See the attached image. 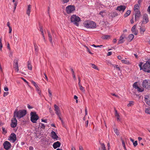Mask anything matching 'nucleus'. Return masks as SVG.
Masks as SVG:
<instances>
[{
    "label": "nucleus",
    "mask_w": 150,
    "mask_h": 150,
    "mask_svg": "<svg viewBox=\"0 0 150 150\" xmlns=\"http://www.w3.org/2000/svg\"><path fill=\"white\" fill-rule=\"evenodd\" d=\"M142 64V62H140L139 64L140 70H142L145 72L150 73V60L146 61L143 65Z\"/></svg>",
    "instance_id": "f257e3e1"
},
{
    "label": "nucleus",
    "mask_w": 150,
    "mask_h": 150,
    "mask_svg": "<svg viewBox=\"0 0 150 150\" xmlns=\"http://www.w3.org/2000/svg\"><path fill=\"white\" fill-rule=\"evenodd\" d=\"M27 113V111L25 110H21L18 111L17 109L15 110L14 112V117L20 119L24 117Z\"/></svg>",
    "instance_id": "f03ea898"
},
{
    "label": "nucleus",
    "mask_w": 150,
    "mask_h": 150,
    "mask_svg": "<svg viewBox=\"0 0 150 150\" xmlns=\"http://www.w3.org/2000/svg\"><path fill=\"white\" fill-rule=\"evenodd\" d=\"M83 25L84 26L87 28L94 29L95 28L96 26L95 22L90 21H85L83 23Z\"/></svg>",
    "instance_id": "7ed1b4c3"
},
{
    "label": "nucleus",
    "mask_w": 150,
    "mask_h": 150,
    "mask_svg": "<svg viewBox=\"0 0 150 150\" xmlns=\"http://www.w3.org/2000/svg\"><path fill=\"white\" fill-rule=\"evenodd\" d=\"M70 20L71 23L77 26H79V22L80 21V18L78 16L73 15L71 16Z\"/></svg>",
    "instance_id": "20e7f679"
},
{
    "label": "nucleus",
    "mask_w": 150,
    "mask_h": 150,
    "mask_svg": "<svg viewBox=\"0 0 150 150\" xmlns=\"http://www.w3.org/2000/svg\"><path fill=\"white\" fill-rule=\"evenodd\" d=\"M142 85L144 88L148 90L150 89V80L149 79H145L143 81Z\"/></svg>",
    "instance_id": "39448f33"
},
{
    "label": "nucleus",
    "mask_w": 150,
    "mask_h": 150,
    "mask_svg": "<svg viewBox=\"0 0 150 150\" xmlns=\"http://www.w3.org/2000/svg\"><path fill=\"white\" fill-rule=\"evenodd\" d=\"M31 117L30 120L33 123L36 122L37 121L39 117L35 112H31L30 114Z\"/></svg>",
    "instance_id": "423d86ee"
},
{
    "label": "nucleus",
    "mask_w": 150,
    "mask_h": 150,
    "mask_svg": "<svg viewBox=\"0 0 150 150\" xmlns=\"http://www.w3.org/2000/svg\"><path fill=\"white\" fill-rule=\"evenodd\" d=\"M66 11L67 13L69 14L75 10V8L73 5H69L66 7Z\"/></svg>",
    "instance_id": "0eeeda50"
},
{
    "label": "nucleus",
    "mask_w": 150,
    "mask_h": 150,
    "mask_svg": "<svg viewBox=\"0 0 150 150\" xmlns=\"http://www.w3.org/2000/svg\"><path fill=\"white\" fill-rule=\"evenodd\" d=\"M8 139L12 143L14 142L16 140V135L14 133H12L9 137Z\"/></svg>",
    "instance_id": "6e6552de"
},
{
    "label": "nucleus",
    "mask_w": 150,
    "mask_h": 150,
    "mask_svg": "<svg viewBox=\"0 0 150 150\" xmlns=\"http://www.w3.org/2000/svg\"><path fill=\"white\" fill-rule=\"evenodd\" d=\"M134 13V19L136 21H137L141 16V12L139 11H136Z\"/></svg>",
    "instance_id": "1a4fd4ad"
},
{
    "label": "nucleus",
    "mask_w": 150,
    "mask_h": 150,
    "mask_svg": "<svg viewBox=\"0 0 150 150\" xmlns=\"http://www.w3.org/2000/svg\"><path fill=\"white\" fill-rule=\"evenodd\" d=\"M3 146L6 150H8L10 148L11 145L9 142L6 141L3 143Z\"/></svg>",
    "instance_id": "9d476101"
},
{
    "label": "nucleus",
    "mask_w": 150,
    "mask_h": 150,
    "mask_svg": "<svg viewBox=\"0 0 150 150\" xmlns=\"http://www.w3.org/2000/svg\"><path fill=\"white\" fill-rule=\"evenodd\" d=\"M126 8V6H125L122 5L118 6L117 7L116 10L120 12L123 13L124 11Z\"/></svg>",
    "instance_id": "9b49d317"
},
{
    "label": "nucleus",
    "mask_w": 150,
    "mask_h": 150,
    "mask_svg": "<svg viewBox=\"0 0 150 150\" xmlns=\"http://www.w3.org/2000/svg\"><path fill=\"white\" fill-rule=\"evenodd\" d=\"M149 21L148 16L147 14H144L143 16V21L142 23H143L146 24Z\"/></svg>",
    "instance_id": "f8f14e48"
},
{
    "label": "nucleus",
    "mask_w": 150,
    "mask_h": 150,
    "mask_svg": "<svg viewBox=\"0 0 150 150\" xmlns=\"http://www.w3.org/2000/svg\"><path fill=\"white\" fill-rule=\"evenodd\" d=\"M54 110L55 111V113L58 116H59L60 115H61V113L59 107L56 105H54Z\"/></svg>",
    "instance_id": "ddd939ff"
},
{
    "label": "nucleus",
    "mask_w": 150,
    "mask_h": 150,
    "mask_svg": "<svg viewBox=\"0 0 150 150\" xmlns=\"http://www.w3.org/2000/svg\"><path fill=\"white\" fill-rule=\"evenodd\" d=\"M17 124V120L16 119L15 117L13 118L11 120V127L13 128L15 127L16 126Z\"/></svg>",
    "instance_id": "4468645a"
},
{
    "label": "nucleus",
    "mask_w": 150,
    "mask_h": 150,
    "mask_svg": "<svg viewBox=\"0 0 150 150\" xmlns=\"http://www.w3.org/2000/svg\"><path fill=\"white\" fill-rule=\"evenodd\" d=\"M51 137L53 139L56 140L59 139V137L55 132L52 131L51 132Z\"/></svg>",
    "instance_id": "2eb2a0df"
},
{
    "label": "nucleus",
    "mask_w": 150,
    "mask_h": 150,
    "mask_svg": "<svg viewBox=\"0 0 150 150\" xmlns=\"http://www.w3.org/2000/svg\"><path fill=\"white\" fill-rule=\"evenodd\" d=\"M13 67L17 72L19 71L18 61L16 60L14 61Z\"/></svg>",
    "instance_id": "dca6fc26"
},
{
    "label": "nucleus",
    "mask_w": 150,
    "mask_h": 150,
    "mask_svg": "<svg viewBox=\"0 0 150 150\" xmlns=\"http://www.w3.org/2000/svg\"><path fill=\"white\" fill-rule=\"evenodd\" d=\"M61 144V143L59 141L54 142L53 144V147L54 149H56L57 148L59 147Z\"/></svg>",
    "instance_id": "f3484780"
},
{
    "label": "nucleus",
    "mask_w": 150,
    "mask_h": 150,
    "mask_svg": "<svg viewBox=\"0 0 150 150\" xmlns=\"http://www.w3.org/2000/svg\"><path fill=\"white\" fill-rule=\"evenodd\" d=\"M125 35H122L120 37V39L118 42V44H120L123 43L124 42V39L125 38Z\"/></svg>",
    "instance_id": "a211bd4d"
},
{
    "label": "nucleus",
    "mask_w": 150,
    "mask_h": 150,
    "mask_svg": "<svg viewBox=\"0 0 150 150\" xmlns=\"http://www.w3.org/2000/svg\"><path fill=\"white\" fill-rule=\"evenodd\" d=\"M31 9V5H28L27 7V8L26 10V14L28 16H30V10Z\"/></svg>",
    "instance_id": "6ab92c4d"
},
{
    "label": "nucleus",
    "mask_w": 150,
    "mask_h": 150,
    "mask_svg": "<svg viewBox=\"0 0 150 150\" xmlns=\"http://www.w3.org/2000/svg\"><path fill=\"white\" fill-rule=\"evenodd\" d=\"M115 116L117 117V121H120V116L119 114L118 113L117 111L115 110Z\"/></svg>",
    "instance_id": "aec40b11"
},
{
    "label": "nucleus",
    "mask_w": 150,
    "mask_h": 150,
    "mask_svg": "<svg viewBox=\"0 0 150 150\" xmlns=\"http://www.w3.org/2000/svg\"><path fill=\"white\" fill-rule=\"evenodd\" d=\"M47 33L49 39L50 41V42L53 44V42L52 41V36L50 34V32L49 31H47Z\"/></svg>",
    "instance_id": "412c9836"
},
{
    "label": "nucleus",
    "mask_w": 150,
    "mask_h": 150,
    "mask_svg": "<svg viewBox=\"0 0 150 150\" xmlns=\"http://www.w3.org/2000/svg\"><path fill=\"white\" fill-rule=\"evenodd\" d=\"M134 36L133 34H130L129 35L127 38V40L129 42H131L133 39Z\"/></svg>",
    "instance_id": "4be33fe9"
},
{
    "label": "nucleus",
    "mask_w": 150,
    "mask_h": 150,
    "mask_svg": "<svg viewBox=\"0 0 150 150\" xmlns=\"http://www.w3.org/2000/svg\"><path fill=\"white\" fill-rule=\"evenodd\" d=\"M101 146L99 149V150H106L105 145L103 143H101Z\"/></svg>",
    "instance_id": "5701e85b"
},
{
    "label": "nucleus",
    "mask_w": 150,
    "mask_h": 150,
    "mask_svg": "<svg viewBox=\"0 0 150 150\" xmlns=\"http://www.w3.org/2000/svg\"><path fill=\"white\" fill-rule=\"evenodd\" d=\"M121 62L122 63L127 65H129L131 64V63L128 60L125 59L122 60Z\"/></svg>",
    "instance_id": "b1692460"
},
{
    "label": "nucleus",
    "mask_w": 150,
    "mask_h": 150,
    "mask_svg": "<svg viewBox=\"0 0 150 150\" xmlns=\"http://www.w3.org/2000/svg\"><path fill=\"white\" fill-rule=\"evenodd\" d=\"M106 14V11L104 10L100 11L99 14H100L102 17H103L105 16Z\"/></svg>",
    "instance_id": "393cba45"
},
{
    "label": "nucleus",
    "mask_w": 150,
    "mask_h": 150,
    "mask_svg": "<svg viewBox=\"0 0 150 150\" xmlns=\"http://www.w3.org/2000/svg\"><path fill=\"white\" fill-rule=\"evenodd\" d=\"M137 91L139 92H142L144 91V88L142 87H138L137 88Z\"/></svg>",
    "instance_id": "a878e982"
},
{
    "label": "nucleus",
    "mask_w": 150,
    "mask_h": 150,
    "mask_svg": "<svg viewBox=\"0 0 150 150\" xmlns=\"http://www.w3.org/2000/svg\"><path fill=\"white\" fill-rule=\"evenodd\" d=\"M139 5L137 4H136L134 5V11H139Z\"/></svg>",
    "instance_id": "bb28decb"
},
{
    "label": "nucleus",
    "mask_w": 150,
    "mask_h": 150,
    "mask_svg": "<svg viewBox=\"0 0 150 150\" xmlns=\"http://www.w3.org/2000/svg\"><path fill=\"white\" fill-rule=\"evenodd\" d=\"M131 11L130 10H127L126 13L124 14V16L125 17H126L128 16L131 13Z\"/></svg>",
    "instance_id": "cd10ccee"
},
{
    "label": "nucleus",
    "mask_w": 150,
    "mask_h": 150,
    "mask_svg": "<svg viewBox=\"0 0 150 150\" xmlns=\"http://www.w3.org/2000/svg\"><path fill=\"white\" fill-rule=\"evenodd\" d=\"M113 129L116 134L117 135H118L119 134L120 132L118 129L117 128L115 127Z\"/></svg>",
    "instance_id": "c85d7f7f"
},
{
    "label": "nucleus",
    "mask_w": 150,
    "mask_h": 150,
    "mask_svg": "<svg viewBox=\"0 0 150 150\" xmlns=\"http://www.w3.org/2000/svg\"><path fill=\"white\" fill-rule=\"evenodd\" d=\"M145 112L147 114H150V107L146 108L145 109Z\"/></svg>",
    "instance_id": "c756f323"
},
{
    "label": "nucleus",
    "mask_w": 150,
    "mask_h": 150,
    "mask_svg": "<svg viewBox=\"0 0 150 150\" xmlns=\"http://www.w3.org/2000/svg\"><path fill=\"white\" fill-rule=\"evenodd\" d=\"M45 125L44 124L40 123L39 124V127L42 129H45Z\"/></svg>",
    "instance_id": "7c9ffc66"
},
{
    "label": "nucleus",
    "mask_w": 150,
    "mask_h": 150,
    "mask_svg": "<svg viewBox=\"0 0 150 150\" xmlns=\"http://www.w3.org/2000/svg\"><path fill=\"white\" fill-rule=\"evenodd\" d=\"M134 104V102L133 101H131L129 102V103L127 104V106L128 107L131 106Z\"/></svg>",
    "instance_id": "2f4dec72"
},
{
    "label": "nucleus",
    "mask_w": 150,
    "mask_h": 150,
    "mask_svg": "<svg viewBox=\"0 0 150 150\" xmlns=\"http://www.w3.org/2000/svg\"><path fill=\"white\" fill-rule=\"evenodd\" d=\"M145 101L147 105L150 106V99H149L145 98Z\"/></svg>",
    "instance_id": "473e14b6"
},
{
    "label": "nucleus",
    "mask_w": 150,
    "mask_h": 150,
    "mask_svg": "<svg viewBox=\"0 0 150 150\" xmlns=\"http://www.w3.org/2000/svg\"><path fill=\"white\" fill-rule=\"evenodd\" d=\"M28 68L29 70H31L32 69V66L29 61L28 63Z\"/></svg>",
    "instance_id": "72a5a7b5"
},
{
    "label": "nucleus",
    "mask_w": 150,
    "mask_h": 150,
    "mask_svg": "<svg viewBox=\"0 0 150 150\" xmlns=\"http://www.w3.org/2000/svg\"><path fill=\"white\" fill-rule=\"evenodd\" d=\"M110 37V36L109 35H104L103 36L102 38L103 39H107Z\"/></svg>",
    "instance_id": "f704fd0d"
},
{
    "label": "nucleus",
    "mask_w": 150,
    "mask_h": 150,
    "mask_svg": "<svg viewBox=\"0 0 150 150\" xmlns=\"http://www.w3.org/2000/svg\"><path fill=\"white\" fill-rule=\"evenodd\" d=\"M84 47H85L86 48V49H87V51L90 54H93L91 53V51L90 50V49L89 48V47H88L87 46H86V45H84Z\"/></svg>",
    "instance_id": "c9c22d12"
},
{
    "label": "nucleus",
    "mask_w": 150,
    "mask_h": 150,
    "mask_svg": "<svg viewBox=\"0 0 150 150\" xmlns=\"http://www.w3.org/2000/svg\"><path fill=\"white\" fill-rule=\"evenodd\" d=\"M40 30L41 32V34L42 35L43 37L44 40H45V37L44 35V33L43 31V29L42 27H40Z\"/></svg>",
    "instance_id": "e433bc0d"
},
{
    "label": "nucleus",
    "mask_w": 150,
    "mask_h": 150,
    "mask_svg": "<svg viewBox=\"0 0 150 150\" xmlns=\"http://www.w3.org/2000/svg\"><path fill=\"white\" fill-rule=\"evenodd\" d=\"M36 91H37L38 93L40 95L41 93V91L40 88L38 86L37 87L35 88Z\"/></svg>",
    "instance_id": "4c0bfd02"
},
{
    "label": "nucleus",
    "mask_w": 150,
    "mask_h": 150,
    "mask_svg": "<svg viewBox=\"0 0 150 150\" xmlns=\"http://www.w3.org/2000/svg\"><path fill=\"white\" fill-rule=\"evenodd\" d=\"M71 71L72 72V75H73V78L74 79V80H76V79L75 75L74 74V71L73 70V69H71Z\"/></svg>",
    "instance_id": "58836bf2"
},
{
    "label": "nucleus",
    "mask_w": 150,
    "mask_h": 150,
    "mask_svg": "<svg viewBox=\"0 0 150 150\" xmlns=\"http://www.w3.org/2000/svg\"><path fill=\"white\" fill-rule=\"evenodd\" d=\"M31 83L33 84V85L35 86V88L37 87L38 86L37 85L36 83L33 81L32 80L31 81Z\"/></svg>",
    "instance_id": "ea45409f"
},
{
    "label": "nucleus",
    "mask_w": 150,
    "mask_h": 150,
    "mask_svg": "<svg viewBox=\"0 0 150 150\" xmlns=\"http://www.w3.org/2000/svg\"><path fill=\"white\" fill-rule=\"evenodd\" d=\"M133 87L135 89H137V87H138L137 85V82H135L133 84Z\"/></svg>",
    "instance_id": "a19ab883"
},
{
    "label": "nucleus",
    "mask_w": 150,
    "mask_h": 150,
    "mask_svg": "<svg viewBox=\"0 0 150 150\" xmlns=\"http://www.w3.org/2000/svg\"><path fill=\"white\" fill-rule=\"evenodd\" d=\"M145 28H140V31L141 33H143L145 31Z\"/></svg>",
    "instance_id": "79ce46f5"
},
{
    "label": "nucleus",
    "mask_w": 150,
    "mask_h": 150,
    "mask_svg": "<svg viewBox=\"0 0 150 150\" xmlns=\"http://www.w3.org/2000/svg\"><path fill=\"white\" fill-rule=\"evenodd\" d=\"M80 89L83 92H84L85 91L84 88L82 86H79Z\"/></svg>",
    "instance_id": "37998d69"
},
{
    "label": "nucleus",
    "mask_w": 150,
    "mask_h": 150,
    "mask_svg": "<svg viewBox=\"0 0 150 150\" xmlns=\"http://www.w3.org/2000/svg\"><path fill=\"white\" fill-rule=\"evenodd\" d=\"M136 28V26L135 25H134L132 28L131 30L132 32H134V31H136L135 29Z\"/></svg>",
    "instance_id": "c03bdc74"
},
{
    "label": "nucleus",
    "mask_w": 150,
    "mask_h": 150,
    "mask_svg": "<svg viewBox=\"0 0 150 150\" xmlns=\"http://www.w3.org/2000/svg\"><path fill=\"white\" fill-rule=\"evenodd\" d=\"M48 92L49 93V96L51 98H52V94L51 91L50 90V89H48Z\"/></svg>",
    "instance_id": "a18cd8bd"
},
{
    "label": "nucleus",
    "mask_w": 150,
    "mask_h": 150,
    "mask_svg": "<svg viewBox=\"0 0 150 150\" xmlns=\"http://www.w3.org/2000/svg\"><path fill=\"white\" fill-rule=\"evenodd\" d=\"M19 40V38L17 36V37H15L14 38V40L15 42H17V43L18 42Z\"/></svg>",
    "instance_id": "49530a36"
},
{
    "label": "nucleus",
    "mask_w": 150,
    "mask_h": 150,
    "mask_svg": "<svg viewBox=\"0 0 150 150\" xmlns=\"http://www.w3.org/2000/svg\"><path fill=\"white\" fill-rule=\"evenodd\" d=\"M113 66L114 67H115V68H116L117 70H119L120 71V67H118V65H114V66Z\"/></svg>",
    "instance_id": "de8ad7c7"
},
{
    "label": "nucleus",
    "mask_w": 150,
    "mask_h": 150,
    "mask_svg": "<svg viewBox=\"0 0 150 150\" xmlns=\"http://www.w3.org/2000/svg\"><path fill=\"white\" fill-rule=\"evenodd\" d=\"M103 46V45H96L94 44H93V45H92V46L93 47H99L100 48H101V47Z\"/></svg>",
    "instance_id": "09e8293b"
},
{
    "label": "nucleus",
    "mask_w": 150,
    "mask_h": 150,
    "mask_svg": "<svg viewBox=\"0 0 150 150\" xmlns=\"http://www.w3.org/2000/svg\"><path fill=\"white\" fill-rule=\"evenodd\" d=\"M122 145L123 146L125 149V150H126V148L125 147V142H124V141H122Z\"/></svg>",
    "instance_id": "8fccbe9b"
},
{
    "label": "nucleus",
    "mask_w": 150,
    "mask_h": 150,
    "mask_svg": "<svg viewBox=\"0 0 150 150\" xmlns=\"http://www.w3.org/2000/svg\"><path fill=\"white\" fill-rule=\"evenodd\" d=\"M92 67L93 68L95 69H98V68H97V67L94 64H92Z\"/></svg>",
    "instance_id": "3c124183"
},
{
    "label": "nucleus",
    "mask_w": 150,
    "mask_h": 150,
    "mask_svg": "<svg viewBox=\"0 0 150 150\" xmlns=\"http://www.w3.org/2000/svg\"><path fill=\"white\" fill-rule=\"evenodd\" d=\"M61 0L62 1V2L63 4L67 3L69 1V0Z\"/></svg>",
    "instance_id": "603ef678"
},
{
    "label": "nucleus",
    "mask_w": 150,
    "mask_h": 150,
    "mask_svg": "<svg viewBox=\"0 0 150 150\" xmlns=\"http://www.w3.org/2000/svg\"><path fill=\"white\" fill-rule=\"evenodd\" d=\"M133 144L134 146H136L137 145V141H135L133 143Z\"/></svg>",
    "instance_id": "864d4df0"
},
{
    "label": "nucleus",
    "mask_w": 150,
    "mask_h": 150,
    "mask_svg": "<svg viewBox=\"0 0 150 150\" xmlns=\"http://www.w3.org/2000/svg\"><path fill=\"white\" fill-rule=\"evenodd\" d=\"M3 133H4V134H5L7 133V131L5 129V128L3 127L2 128Z\"/></svg>",
    "instance_id": "5fc2aeb1"
},
{
    "label": "nucleus",
    "mask_w": 150,
    "mask_h": 150,
    "mask_svg": "<svg viewBox=\"0 0 150 150\" xmlns=\"http://www.w3.org/2000/svg\"><path fill=\"white\" fill-rule=\"evenodd\" d=\"M8 28H9V29H8L9 33H11V32H12V28L11 27H9Z\"/></svg>",
    "instance_id": "6e6d98bb"
},
{
    "label": "nucleus",
    "mask_w": 150,
    "mask_h": 150,
    "mask_svg": "<svg viewBox=\"0 0 150 150\" xmlns=\"http://www.w3.org/2000/svg\"><path fill=\"white\" fill-rule=\"evenodd\" d=\"M41 120L42 122H43L46 123H47V120L46 119L44 120V119H42Z\"/></svg>",
    "instance_id": "4d7b16f0"
},
{
    "label": "nucleus",
    "mask_w": 150,
    "mask_h": 150,
    "mask_svg": "<svg viewBox=\"0 0 150 150\" xmlns=\"http://www.w3.org/2000/svg\"><path fill=\"white\" fill-rule=\"evenodd\" d=\"M4 89L5 91H8V89L7 87H4Z\"/></svg>",
    "instance_id": "13d9d810"
},
{
    "label": "nucleus",
    "mask_w": 150,
    "mask_h": 150,
    "mask_svg": "<svg viewBox=\"0 0 150 150\" xmlns=\"http://www.w3.org/2000/svg\"><path fill=\"white\" fill-rule=\"evenodd\" d=\"M8 94V92H4V97L6 96H7Z\"/></svg>",
    "instance_id": "bf43d9fd"
},
{
    "label": "nucleus",
    "mask_w": 150,
    "mask_h": 150,
    "mask_svg": "<svg viewBox=\"0 0 150 150\" xmlns=\"http://www.w3.org/2000/svg\"><path fill=\"white\" fill-rule=\"evenodd\" d=\"M107 63L108 64V65H112V66H114V65L112 64L111 63V62L110 61H108L107 62Z\"/></svg>",
    "instance_id": "052dcab7"
},
{
    "label": "nucleus",
    "mask_w": 150,
    "mask_h": 150,
    "mask_svg": "<svg viewBox=\"0 0 150 150\" xmlns=\"http://www.w3.org/2000/svg\"><path fill=\"white\" fill-rule=\"evenodd\" d=\"M12 52L11 51H10L9 53V55L10 57H12Z\"/></svg>",
    "instance_id": "680f3d73"
},
{
    "label": "nucleus",
    "mask_w": 150,
    "mask_h": 150,
    "mask_svg": "<svg viewBox=\"0 0 150 150\" xmlns=\"http://www.w3.org/2000/svg\"><path fill=\"white\" fill-rule=\"evenodd\" d=\"M112 54V52H108L107 54V56H110Z\"/></svg>",
    "instance_id": "e2e57ef3"
},
{
    "label": "nucleus",
    "mask_w": 150,
    "mask_h": 150,
    "mask_svg": "<svg viewBox=\"0 0 150 150\" xmlns=\"http://www.w3.org/2000/svg\"><path fill=\"white\" fill-rule=\"evenodd\" d=\"M130 22L131 24H133L134 22V18L133 17H132V18L130 20Z\"/></svg>",
    "instance_id": "0e129e2a"
},
{
    "label": "nucleus",
    "mask_w": 150,
    "mask_h": 150,
    "mask_svg": "<svg viewBox=\"0 0 150 150\" xmlns=\"http://www.w3.org/2000/svg\"><path fill=\"white\" fill-rule=\"evenodd\" d=\"M147 11L150 14V5L148 6Z\"/></svg>",
    "instance_id": "69168bd1"
},
{
    "label": "nucleus",
    "mask_w": 150,
    "mask_h": 150,
    "mask_svg": "<svg viewBox=\"0 0 150 150\" xmlns=\"http://www.w3.org/2000/svg\"><path fill=\"white\" fill-rule=\"evenodd\" d=\"M29 149V150H33L34 149L33 147L32 146H30Z\"/></svg>",
    "instance_id": "338daca9"
},
{
    "label": "nucleus",
    "mask_w": 150,
    "mask_h": 150,
    "mask_svg": "<svg viewBox=\"0 0 150 150\" xmlns=\"http://www.w3.org/2000/svg\"><path fill=\"white\" fill-rule=\"evenodd\" d=\"M28 108L29 109H32L33 108V107H32V106H30V105H29V104H28Z\"/></svg>",
    "instance_id": "774afa93"
}]
</instances>
